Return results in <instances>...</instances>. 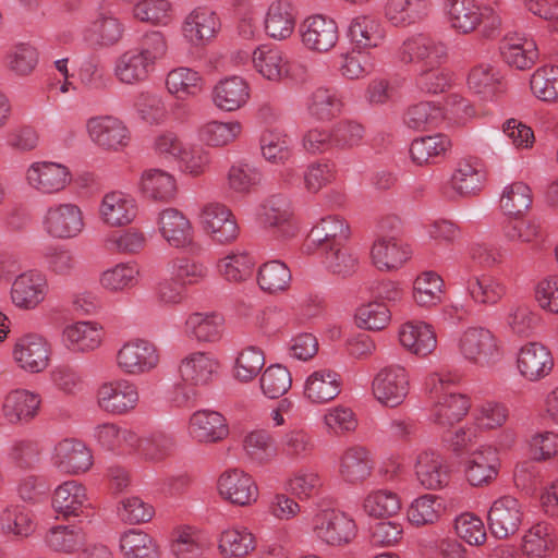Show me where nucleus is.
<instances>
[{
	"mask_svg": "<svg viewBox=\"0 0 558 558\" xmlns=\"http://www.w3.org/2000/svg\"><path fill=\"white\" fill-rule=\"evenodd\" d=\"M402 64H416L417 87L428 94L446 92L451 84L450 71L442 66L449 58L448 44L428 34L408 36L395 52Z\"/></svg>",
	"mask_w": 558,
	"mask_h": 558,
	"instance_id": "obj_1",
	"label": "nucleus"
},
{
	"mask_svg": "<svg viewBox=\"0 0 558 558\" xmlns=\"http://www.w3.org/2000/svg\"><path fill=\"white\" fill-rule=\"evenodd\" d=\"M459 376L449 369L429 374L425 391L432 403V421L440 427H451L464 418L471 409L470 398L454 390Z\"/></svg>",
	"mask_w": 558,
	"mask_h": 558,
	"instance_id": "obj_2",
	"label": "nucleus"
},
{
	"mask_svg": "<svg viewBox=\"0 0 558 558\" xmlns=\"http://www.w3.org/2000/svg\"><path fill=\"white\" fill-rule=\"evenodd\" d=\"M442 14L448 27L458 35H470L480 26L486 37L501 26V17L492 4L477 0H444Z\"/></svg>",
	"mask_w": 558,
	"mask_h": 558,
	"instance_id": "obj_3",
	"label": "nucleus"
},
{
	"mask_svg": "<svg viewBox=\"0 0 558 558\" xmlns=\"http://www.w3.org/2000/svg\"><path fill=\"white\" fill-rule=\"evenodd\" d=\"M113 362L117 369L124 376L142 377L159 368L161 350L147 338L134 337L119 345Z\"/></svg>",
	"mask_w": 558,
	"mask_h": 558,
	"instance_id": "obj_4",
	"label": "nucleus"
},
{
	"mask_svg": "<svg viewBox=\"0 0 558 558\" xmlns=\"http://www.w3.org/2000/svg\"><path fill=\"white\" fill-rule=\"evenodd\" d=\"M458 347L469 363L482 368L497 365L504 355L499 339L483 327L468 328L460 337Z\"/></svg>",
	"mask_w": 558,
	"mask_h": 558,
	"instance_id": "obj_5",
	"label": "nucleus"
},
{
	"mask_svg": "<svg viewBox=\"0 0 558 558\" xmlns=\"http://www.w3.org/2000/svg\"><path fill=\"white\" fill-rule=\"evenodd\" d=\"M26 185L40 195L63 192L72 183L70 168L61 162L37 160L28 165L24 173Z\"/></svg>",
	"mask_w": 558,
	"mask_h": 558,
	"instance_id": "obj_6",
	"label": "nucleus"
},
{
	"mask_svg": "<svg viewBox=\"0 0 558 558\" xmlns=\"http://www.w3.org/2000/svg\"><path fill=\"white\" fill-rule=\"evenodd\" d=\"M41 227L53 239H75L85 229L84 213L75 203H57L46 209Z\"/></svg>",
	"mask_w": 558,
	"mask_h": 558,
	"instance_id": "obj_7",
	"label": "nucleus"
},
{
	"mask_svg": "<svg viewBox=\"0 0 558 558\" xmlns=\"http://www.w3.org/2000/svg\"><path fill=\"white\" fill-rule=\"evenodd\" d=\"M198 222L203 232L217 244H230L240 233L236 218L232 210L219 202H209L199 210Z\"/></svg>",
	"mask_w": 558,
	"mask_h": 558,
	"instance_id": "obj_8",
	"label": "nucleus"
},
{
	"mask_svg": "<svg viewBox=\"0 0 558 558\" xmlns=\"http://www.w3.org/2000/svg\"><path fill=\"white\" fill-rule=\"evenodd\" d=\"M51 356V345L41 335L26 332L14 340L12 360L25 373L38 374L44 372Z\"/></svg>",
	"mask_w": 558,
	"mask_h": 558,
	"instance_id": "obj_9",
	"label": "nucleus"
},
{
	"mask_svg": "<svg viewBox=\"0 0 558 558\" xmlns=\"http://www.w3.org/2000/svg\"><path fill=\"white\" fill-rule=\"evenodd\" d=\"M98 407L113 415L132 412L140 403V391L135 383L117 378L102 383L96 393Z\"/></svg>",
	"mask_w": 558,
	"mask_h": 558,
	"instance_id": "obj_10",
	"label": "nucleus"
},
{
	"mask_svg": "<svg viewBox=\"0 0 558 558\" xmlns=\"http://www.w3.org/2000/svg\"><path fill=\"white\" fill-rule=\"evenodd\" d=\"M156 225L160 236L170 247L192 250L197 246L193 222L178 208L168 207L160 210Z\"/></svg>",
	"mask_w": 558,
	"mask_h": 558,
	"instance_id": "obj_11",
	"label": "nucleus"
},
{
	"mask_svg": "<svg viewBox=\"0 0 558 558\" xmlns=\"http://www.w3.org/2000/svg\"><path fill=\"white\" fill-rule=\"evenodd\" d=\"M313 533L316 538L330 546H343L356 535V524L347 513L338 510H325L313 520Z\"/></svg>",
	"mask_w": 558,
	"mask_h": 558,
	"instance_id": "obj_12",
	"label": "nucleus"
},
{
	"mask_svg": "<svg viewBox=\"0 0 558 558\" xmlns=\"http://www.w3.org/2000/svg\"><path fill=\"white\" fill-rule=\"evenodd\" d=\"M49 293L47 276L35 269L17 275L10 289V300L19 310L33 311L45 302Z\"/></svg>",
	"mask_w": 558,
	"mask_h": 558,
	"instance_id": "obj_13",
	"label": "nucleus"
},
{
	"mask_svg": "<svg viewBox=\"0 0 558 558\" xmlns=\"http://www.w3.org/2000/svg\"><path fill=\"white\" fill-rule=\"evenodd\" d=\"M88 138L99 148L118 151L130 141V131L122 120L113 116H96L86 121Z\"/></svg>",
	"mask_w": 558,
	"mask_h": 558,
	"instance_id": "obj_14",
	"label": "nucleus"
},
{
	"mask_svg": "<svg viewBox=\"0 0 558 558\" xmlns=\"http://www.w3.org/2000/svg\"><path fill=\"white\" fill-rule=\"evenodd\" d=\"M409 390V374L400 365H390L380 369L373 381V393L376 400L390 408L400 405Z\"/></svg>",
	"mask_w": 558,
	"mask_h": 558,
	"instance_id": "obj_15",
	"label": "nucleus"
},
{
	"mask_svg": "<svg viewBox=\"0 0 558 558\" xmlns=\"http://www.w3.org/2000/svg\"><path fill=\"white\" fill-rule=\"evenodd\" d=\"M523 506L512 496L497 498L490 506L487 520L496 538L505 539L514 535L523 522Z\"/></svg>",
	"mask_w": 558,
	"mask_h": 558,
	"instance_id": "obj_16",
	"label": "nucleus"
},
{
	"mask_svg": "<svg viewBox=\"0 0 558 558\" xmlns=\"http://www.w3.org/2000/svg\"><path fill=\"white\" fill-rule=\"evenodd\" d=\"M218 493L226 501L246 507L258 499V486L253 476L242 469L226 470L218 478Z\"/></svg>",
	"mask_w": 558,
	"mask_h": 558,
	"instance_id": "obj_17",
	"label": "nucleus"
},
{
	"mask_svg": "<svg viewBox=\"0 0 558 558\" xmlns=\"http://www.w3.org/2000/svg\"><path fill=\"white\" fill-rule=\"evenodd\" d=\"M220 19L208 7H196L190 11L181 25V35L193 47L210 43L220 31Z\"/></svg>",
	"mask_w": 558,
	"mask_h": 558,
	"instance_id": "obj_18",
	"label": "nucleus"
},
{
	"mask_svg": "<svg viewBox=\"0 0 558 558\" xmlns=\"http://www.w3.org/2000/svg\"><path fill=\"white\" fill-rule=\"evenodd\" d=\"M259 220L266 229L280 239L291 238L298 230L291 202L282 195H272L264 202Z\"/></svg>",
	"mask_w": 558,
	"mask_h": 558,
	"instance_id": "obj_19",
	"label": "nucleus"
},
{
	"mask_svg": "<svg viewBox=\"0 0 558 558\" xmlns=\"http://www.w3.org/2000/svg\"><path fill=\"white\" fill-rule=\"evenodd\" d=\"M138 213L136 198L121 191L106 193L98 205V218L107 227L121 228L131 225Z\"/></svg>",
	"mask_w": 558,
	"mask_h": 558,
	"instance_id": "obj_20",
	"label": "nucleus"
},
{
	"mask_svg": "<svg viewBox=\"0 0 558 558\" xmlns=\"http://www.w3.org/2000/svg\"><path fill=\"white\" fill-rule=\"evenodd\" d=\"M219 369L218 357L208 351H192L181 359L178 366L181 381L203 387L213 383Z\"/></svg>",
	"mask_w": 558,
	"mask_h": 558,
	"instance_id": "obj_21",
	"label": "nucleus"
},
{
	"mask_svg": "<svg viewBox=\"0 0 558 558\" xmlns=\"http://www.w3.org/2000/svg\"><path fill=\"white\" fill-rule=\"evenodd\" d=\"M41 397L38 392L15 388L3 398L1 413L11 425H24L33 421L39 413Z\"/></svg>",
	"mask_w": 558,
	"mask_h": 558,
	"instance_id": "obj_22",
	"label": "nucleus"
},
{
	"mask_svg": "<svg viewBox=\"0 0 558 558\" xmlns=\"http://www.w3.org/2000/svg\"><path fill=\"white\" fill-rule=\"evenodd\" d=\"M303 45L311 51L324 53L330 51L339 39L336 22L324 15H312L300 25Z\"/></svg>",
	"mask_w": 558,
	"mask_h": 558,
	"instance_id": "obj_23",
	"label": "nucleus"
},
{
	"mask_svg": "<svg viewBox=\"0 0 558 558\" xmlns=\"http://www.w3.org/2000/svg\"><path fill=\"white\" fill-rule=\"evenodd\" d=\"M124 35V24L114 12L97 13L83 29V39L96 49L111 48L118 45Z\"/></svg>",
	"mask_w": 558,
	"mask_h": 558,
	"instance_id": "obj_24",
	"label": "nucleus"
},
{
	"mask_svg": "<svg viewBox=\"0 0 558 558\" xmlns=\"http://www.w3.org/2000/svg\"><path fill=\"white\" fill-rule=\"evenodd\" d=\"M226 330V319L218 312H192L183 326L184 335L198 343H217Z\"/></svg>",
	"mask_w": 558,
	"mask_h": 558,
	"instance_id": "obj_25",
	"label": "nucleus"
},
{
	"mask_svg": "<svg viewBox=\"0 0 558 558\" xmlns=\"http://www.w3.org/2000/svg\"><path fill=\"white\" fill-rule=\"evenodd\" d=\"M52 464L68 474L84 473L93 465L90 449L81 440L63 439L53 449Z\"/></svg>",
	"mask_w": 558,
	"mask_h": 558,
	"instance_id": "obj_26",
	"label": "nucleus"
},
{
	"mask_svg": "<svg viewBox=\"0 0 558 558\" xmlns=\"http://www.w3.org/2000/svg\"><path fill=\"white\" fill-rule=\"evenodd\" d=\"M189 436L198 444H216L229 435V427L222 414L211 410H198L187 422Z\"/></svg>",
	"mask_w": 558,
	"mask_h": 558,
	"instance_id": "obj_27",
	"label": "nucleus"
},
{
	"mask_svg": "<svg viewBox=\"0 0 558 558\" xmlns=\"http://www.w3.org/2000/svg\"><path fill=\"white\" fill-rule=\"evenodd\" d=\"M341 375L327 367L313 371L305 379L303 396L311 404H324L336 399L341 392Z\"/></svg>",
	"mask_w": 558,
	"mask_h": 558,
	"instance_id": "obj_28",
	"label": "nucleus"
},
{
	"mask_svg": "<svg viewBox=\"0 0 558 558\" xmlns=\"http://www.w3.org/2000/svg\"><path fill=\"white\" fill-rule=\"evenodd\" d=\"M104 328L95 322H76L64 326L61 332L63 345L74 353H89L101 347Z\"/></svg>",
	"mask_w": 558,
	"mask_h": 558,
	"instance_id": "obj_29",
	"label": "nucleus"
},
{
	"mask_svg": "<svg viewBox=\"0 0 558 558\" xmlns=\"http://www.w3.org/2000/svg\"><path fill=\"white\" fill-rule=\"evenodd\" d=\"M414 471L416 480L426 489H440L450 481L449 462L433 450H425L417 456Z\"/></svg>",
	"mask_w": 558,
	"mask_h": 558,
	"instance_id": "obj_30",
	"label": "nucleus"
},
{
	"mask_svg": "<svg viewBox=\"0 0 558 558\" xmlns=\"http://www.w3.org/2000/svg\"><path fill=\"white\" fill-rule=\"evenodd\" d=\"M372 452L360 445L348 447L340 456L338 475L349 484H360L366 481L374 470Z\"/></svg>",
	"mask_w": 558,
	"mask_h": 558,
	"instance_id": "obj_31",
	"label": "nucleus"
},
{
	"mask_svg": "<svg viewBox=\"0 0 558 558\" xmlns=\"http://www.w3.org/2000/svg\"><path fill=\"white\" fill-rule=\"evenodd\" d=\"M90 437L101 448L116 453L134 451L140 444V437L134 430L112 422L94 426L90 430Z\"/></svg>",
	"mask_w": 558,
	"mask_h": 558,
	"instance_id": "obj_32",
	"label": "nucleus"
},
{
	"mask_svg": "<svg viewBox=\"0 0 558 558\" xmlns=\"http://www.w3.org/2000/svg\"><path fill=\"white\" fill-rule=\"evenodd\" d=\"M250 99V85L241 76L232 75L216 83L211 92V101L225 112L241 109Z\"/></svg>",
	"mask_w": 558,
	"mask_h": 558,
	"instance_id": "obj_33",
	"label": "nucleus"
},
{
	"mask_svg": "<svg viewBox=\"0 0 558 558\" xmlns=\"http://www.w3.org/2000/svg\"><path fill=\"white\" fill-rule=\"evenodd\" d=\"M518 369L529 380H538L547 376L554 366L550 351L539 342L524 344L518 354Z\"/></svg>",
	"mask_w": 558,
	"mask_h": 558,
	"instance_id": "obj_34",
	"label": "nucleus"
},
{
	"mask_svg": "<svg viewBox=\"0 0 558 558\" xmlns=\"http://www.w3.org/2000/svg\"><path fill=\"white\" fill-rule=\"evenodd\" d=\"M410 254L408 245L393 235H378L371 250L374 266L387 271L401 267Z\"/></svg>",
	"mask_w": 558,
	"mask_h": 558,
	"instance_id": "obj_35",
	"label": "nucleus"
},
{
	"mask_svg": "<svg viewBox=\"0 0 558 558\" xmlns=\"http://www.w3.org/2000/svg\"><path fill=\"white\" fill-rule=\"evenodd\" d=\"M400 344L410 353L417 356H427L437 347V337L434 328L424 322L410 320L399 329Z\"/></svg>",
	"mask_w": 558,
	"mask_h": 558,
	"instance_id": "obj_36",
	"label": "nucleus"
},
{
	"mask_svg": "<svg viewBox=\"0 0 558 558\" xmlns=\"http://www.w3.org/2000/svg\"><path fill=\"white\" fill-rule=\"evenodd\" d=\"M89 506L86 488L76 481H66L54 489L52 508L64 518L84 514Z\"/></svg>",
	"mask_w": 558,
	"mask_h": 558,
	"instance_id": "obj_37",
	"label": "nucleus"
},
{
	"mask_svg": "<svg viewBox=\"0 0 558 558\" xmlns=\"http://www.w3.org/2000/svg\"><path fill=\"white\" fill-rule=\"evenodd\" d=\"M350 236V227L338 215L323 217L311 230L310 240L319 252L342 245Z\"/></svg>",
	"mask_w": 558,
	"mask_h": 558,
	"instance_id": "obj_38",
	"label": "nucleus"
},
{
	"mask_svg": "<svg viewBox=\"0 0 558 558\" xmlns=\"http://www.w3.org/2000/svg\"><path fill=\"white\" fill-rule=\"evenodd\" d=\"M243 133V124L239 120H208L197 129L199 142L209 148H223L235 143Z\"/></svg>",
	"mask_w": 558,
	"mask_h": 558,
	"instance_id": "obj_39",
	"label": "nucleus"
},
{
	"mask_svg": "<svg viewBox=\"0 0 558 558\" xmlns=\"http://www.w3.org/2000/svg\"><path fill=\"white\" fill-rule=\"evenodd\" d=\"M254 70L264 78L279 82L289 75V62L286 54L269 45H260L252 52Z\"/></svg>",
	"mask_w": 558,
	"mask_h": 558,
	"instance_id": "obj_40",
	"label": "nucleus"
},
{
	"mask_svg": "<svg viewBox=\"0 0 558 558\" xmlns=\"http://www.w3.org/2000/svg\"><path fill=\"white\" fill-rule=\"evenodd\" d=\"M295 17L294 7L289 0H274L264 20L266 34L277 40L289 38L295 27Z\"/></svg>",
	"mask_w": 558,
	"mask_h": 558,
	"instance_id": "obj_41",
	"label": "nucleus"
},
{
	"mask_svg": "<svg viewBox=\"0 0 558 558\" xmlns=\"http://www.w3.org/2000/svg\"><path fill=\"white\" fill-rule=\"evenodd\" d=\"M140 190L150 199L171 202L178 194L177 178L163 169L150 168L143 171Z\"/></svg>",
	"mask_w": 558,
	"mask_h": 558,
	"instance_id": "obj_42",
	"label": "nucleus"
},
{
	"mask_svg": "<svg viewBox=\"0 0 558 558\" xmlns=\"http://www.w3.org/2000/svg\"><path fill=\"white\" fill-rule=\"evenodd\" d=\"M141 267L135 262L117 263L99 275L100 287L110 293H122L138 286Z\"/></svg>",
	"mask_w": 558,
	"mask_h": 558,
	"instance_id": "obj_43",
	"label": "nucleus"
},
{
	"mask_svg": "<svg viewBox=\"0 0 558 558\" xmlns=\"http://www.w3.org/2000/svg\"><path fill=\"white\" fill-rule=\"evenodd\" d=\"M499 459L496 449L482 446L471 453L466 462V478L473 486H481L493 481L498 474Z\"/></svg>",
	"mask_w": 558,
	"mask_h": 558,
	"instance_id": "obj_44",
	"label": "nucleus"
},
{
	"mask_svg": "<svg viewBox=\"0 0 558 558\" xmlns=\"http://www.w3.org/2000/svg\"><path fill=\"white\" fill-rule=\"evenodd\" d=\"M465 289L470 299L477 305H497L506 295V283L493 275L472 276L468 279Z\"/></svg>",
	"mask_w": 558,
	"mask_h": 558,
	"instance_id": "obj_45",
	"label": "nucleus"
},
{
	"mask_svg": "<svg viewBox=\"0 0 558 558\" xmlns=\"http://www.w3.org/2000/svg\"><path fill=\"white\" fill-rule=\"evenodd\" d=\"M500 51L505 62L519 70L529 69L537 59L534 40L519 34L507 35L501 43Z\"/></svg>",
	"mask_w": 558,
	"mask_h": 558,
	"instance_id": "obj_46",
	"label": "nucleus"
},
{
	"mask_svg": "<svg viewBox=\"0 0 558 558\" xmlns=\"http://www.w3.org/2000/svg\"><path fill=\"white\" fill-rule=\"evenodd\" d=\"M153 68L134 48L122 52L114 61L113 76L123 85H137L147 80Z\"/></svg>",
	"mask_w": 558,
	"mask_h": 558,
	"instance_id": "obj_47",
	"label": "nucleus"
},
{
	"mask_svg": "<svg viewBox=\"0 0 558 558\" xmlns=\"http://www.w3.org/2000/svg\"><path fill=\"white\" fill-rule=\"evenodd\" d=\"M36 526L34 513L22 505H9L0 513V531L5 536L27 538Z\"/></svg>",
	"mask_w": 558,
	"mask_h": 558,
	"instance_id": "obj_48",
	"label": "nucleus"
},
{
	"mask_svg": "<svg viewBox=\"0 0 558 558\" xmlns=\"http://www.w3.org/2000/svg\"><path fill=\"white\" fill-rule=\"evenodd\" d=\"M429 7V0H388L385 16L393 26L407 27L422 21Z\"/></svg>",
	"mask_w": 558,
	"mask_h": 558,
	"instance_id": "obj_49",
	"label": "nucleus"
},
{
	"mask_svg": "<svg viewBox=\"0 0 558 558\" xmlns=\"http://www.w3.org/2000/svg\"><path fill=\"white\" fill-rule=\"evenodd\" d=\"M255 548V535L244 526L226 529L218 537V550L225 558H244Z\"/></svg>",
	"mask_w": 558,
	"mask_h": 558,
	"instance_id": "obj_50",
	"label": "nucleus"
},
{
	"mask_svg": "<svg viewBox=\"0 0 558 558\" xmlns=\"http://www.w3.org/2000/svg\"><path fill=\"white\" fill-rule=\"evenodd\" d=\"M203 87V76L191 68H175L166 77V88L177 100L194 98L202 93Z\"/></svg>",
	"mask_w": 558,
	"mask_h": 558,
	"instance_id": "obj_51",
	"label": "nucleus"
},
{
	"mask_svg": "<svg viewBox=\"0 0 558 558\" xmlns=\"http://www.w3.org/2000/svg\"><path fill=\"white\" fill-rule=\"evenodd\" d=\"M485 173L482 163L476 158H465L458 161L451 177V187L458 194L468 196L477 193L484 183Z\"/></svg>",
	"mask_w": 558,
	"mask_h": 558,
	"instance_id": "obj_52",
	"label": "nucleus"
},
{
	"mask_svg": "<svg viewBox=\"0 0 558 558\" xmlns=\"http://www.w3.org/2000/svg\"><path fill=\"white\" fill-rule=\"evenodd\" d=\"M39 64V51L31 43L13 45L4 57L5 69L15 77L31 76Z\"/></svg>",
	"mask_w": 558,
	"mask_h": 558,
	"instance_id": "obj_53",
	"label": "nucleus"
},
{
	"mask_svg": "<svg viewBox=\"0 0 558 558\" xmlns=\"http://www.w3.org/2000/svg\"><path fill=\"white\" fill-rule=\"evenodd\" d=\"M446 506L442 497L425 494L415 498L408 508V520L414 526L436 523L445 513Z\"/></svg>",
	"mask_w": 558,
	"mask_h": 558,
	"instance_id": "obj_54",
	"label": "nucleus"
},
{
	"mask_svg": "<svg viewBox=\"0 0 558 558\" xmlns=\"http://www.w3.org/2000/svg\"><path fill=\"white\" fill-rule=\"evenodd\" d=\"M349 37L360 49L376 48L385 38V29L375 17L361 15L350 23Z\"/></svg>",
	"mask_w": 558,
	"mask_h": 558,
	"instance_id": "obj_55",
	"label": "nucleus"
},
{
	"mask_svg": "<svg viewBox=\"0 0 558 558\" xmlns=\"http://www.w3.org/2000/svg\"><path fill=\"white\" fill-rule=\"evenodd\" d=\"M120 549L124 558H160L156 539L137 529H131L121 535Z\"/></svg>",
	"mask_w": 558,
	"mask_h": 558,
	"instance_id": "obj_56",
	"label": "nucleus"
},
{
	"mask_svg": "<svg viewBox=\"0 0 558 558\" xmlns=\"http://www.w3.org/2000/svg\"><path fill=\"white\" fill-rule=\"evenodd\" d=\"M281 453L292 461H304L314 451V442L310 433L300 426L284 430L279 438Z\"/></svg>",
	"mask_w": 558,
	"mask_h": 558,
	"instance_id": "obj_57",
	"label": "nucleus"
},
{
	"mask_svg": "<svg viewBox=\"0 0 558 558\" xmlns=\"http://www.w3.org/2000/svg\"><path fill=\"white\" fill-rule=\"evenodd\" d=\"M262 157L274 165H284L292 155L291 140L276 129L267 128L259 136Z\"/></svg>",
	"mask_w": 558,
	"mask_h": 558,
	"instance_id": "obj_58",
	"label": "nucleus"
},
{
	"mask_svg": "<svg viewBox=\"0 0 558 558\" xmlns=\"http://www.w3.org/2000/svg\"><path fill=\"white\" fill-rule=\"evenodd\" d=\"M226 181L230 191L245 196L251 194L260 183L262 172L253 163L246 160H239L233 162L228 169Z\"/></svg>",
	"mask_w": 558,
	"mask_h": 558,
	"instance_id": "obj_59",
	"label": "nucleus"
},
{
	"mask_svg": "<svg viewBox=\"0 0 558 558\" xmlns=\"http://www.w3.org/2000/svg\"><path fill=\"white\" fill-rule=\"evenodd\" d=\"M555 545L554 529L546 522L532 525L522 539V553L529 558H544Z\"/></svg>",
	"mask_w": 558,
	"mask_h": 558,
	"instance_id": "obj_60",
	"label": "nucleus"
},
{
	"mask_svg": "<svg viewBox=\"0 0 558 558\" xmlns=\"http://www.w3.org/2000/svg\"><path fill=\"white\" fill-rule=\"evenodd\" d=\"M468 86L485 99L493 98L502 89L500 72L489 63H480L471 69Z\"/></svg>",
	"mask_w": 558,
	"mask_h": 558,
	"instance_id": "obj_61",
	"label": "nucleus"
},
{
	"mask_svg": "<svg viewBox=\"0 0 558 558\" xmlns=\"http://www.w3.org/2000/svg\"><path fill=\"white\" fill-rule=\"evenodd\" d=\"M146 242V235L142 230L129 228L108 232L102 240V246L110 253L133 255L143 251Z\"/></svg>",
	"mask_w": 558,
	"mask_h": 558,
	"instance_id": "obj_62",
	"label": "nucleus"
},
{
	"mask_svg": "<svg viewBox=\"0 0 558 558\" xmlns=\"http://www.w3.org/2000/svg\"><path fill=\"white\" fill-rule=\"evenodd\" d=\"M170 277L185 288L204 281L208 275L207 266L190 256H177L167 266Z\"/></svg>",
	"mask_w": 558,
	"mask_h": 558,
	"instance_id": "obj_63",
	"label": "nucleus"
},
{
	"mask_svg": "<svg viewBox=\"0 0 558 558\" xmlns=\"http://www.w3.org/2000/svg\"><path fill=\"white\" fill-rule=\"evenodd\" d=\"M445 292L442 278L434 271L420 274L413 282V300L424 307L439 304Z\"/></svg>",
	"mask_w": 558,
	"mask_h": 558,
	"instance_id": "obj_64",
	"label": "nucleus"
}]
</instances>
